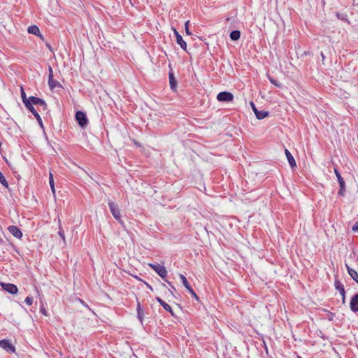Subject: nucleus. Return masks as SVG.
Here are the masks:
<instances>
[{
  "instance_id": "1",
  "label": "nucleus",
  "mask_w": 358,
  "mask_h": 358,
  "mask_svg": "<svg viewBox=\"0 0 358 358\" xmlns=\"http://www.w3.org/2000/svg\"><path fill=\"white\" fill-rule=\"evenodd\" d=\"M110 210L114 218L123 227H125L124 222L121 219V213L119 207L117 203L113 201H108V202Z\"/></svg>"
},
{
  "instance_id": "2",
  "label": "nucleus",
  "mask_w": 358,
  "mask_h": 358,
  "mask_svg": "<svg viewBox=\"0 0 358 358\" xmlns=\"http://www.w3.org/2000/svg\"><path fill=\"white\" fill-rule=\"evenodd\" d=\"M75 118L77 123L81 128L85 129L87 126L88 119L85 112L81 110L77 111L76 113Z\"/></svg>"
},
{
  "instance_id": "3",
  "label": "nucleus",
  "mask_w": 358,
  "mask_h": 358,
  "mask_svg": "<svg viewBox=\"0 0 358 358\" xmlns=\"http://www.w3.org/2000/svg\"><path fill=\"white\" fill-rule=\"evenodd\" d=\"M148 266L153 269L162 279H165L167 275L166 268L159 264H148Z\"/></svg>"
},
{
  "instance_id": "4",
  "label": "nucleus",
  "mask_w": 358,
  "mask_h": 358,
  "mask_svg": "<svg viewBox=\"0 0 358 358\" xmlns=\"http://www.w3.org/2000/svg\"><path fill=\"white\" fill-rule=\"evenodd\" d=\"M334 173L336 176V178H337V180H338V184H339V187H340V189L338 192V194L340 195V196H344L345 194V180L344 179L342 178L339 171L338 170L337 168H334Z\"/></svg>"
},
{
  "instance_id": "5",
  "label": "nucleus",
  "mask_w": 358,
  "mask_h": 358,
  "mask_svg": "<svg viewBox=\"0 0 358 358\" xmlns=\"http://www.w3.org/2000/svg\"><path fill=\"white\" fill-rule=\"evenodd\" d=\"M217 99L220 102H231L234 99V95L229 92L223 91L218 93Z\"/></svg>"
},
{
  "instance_id": "6",
  "label": "nucleus",
  "mask_w": 358,
  "mask_h": 358,
  "mask_svg": "<svg viewBox=\"0 0 358 358\" xmlns=\"http://www.w3.org/2000/svg\"><path fill=\"white\" fill-rule=\"evenodd\" d=\"M180 278L181 279V281H182V285L185 286V287L188 290V292H189V294L192 295V296L195 299L196 301H199V296H197V294L195 293V292L193 290V289L192 288L191 285H189L187 279L186 278V277L182 275V274H180Z\"/></svg>"
},
{
  "instance_id": "7",
  "label": "nucleus",
  "mask_w": 358,
  "mask_h": 358,
  "mask_svg": "<svg viewBox=\"0 0 358 358\" xmlns=\"http://www.w3.org/2000/svg\"><path fill=\"white\" fill-rule=\"evenodd\" d=\"M0 348L8 353L15 352V346L7 339L0 340Z\"/></svg>"
},
{
  "instance_id": "8",
  "label": "nucleus",
  "mask_w": 358,
  "mask_h": 358,
  "mask_svg": "<svg viewBox=\"0 0 358 358\" xmlns=\"http://www.w3.org/2000/svg\"><path fill=\"white\" fill-rule=\"evenodd\" d=\"M29 103H30L31 106H34V105L42 106V108L44 110L48 109V106H47L45 101L43 99H41V98H38L36 96H29Z\"/></svg>"
},
{
  "instance_id": "9",
  "label": "nucleus",
  "mask_w": 358,
  "mask_h": 358,
  "mask_svg": "<svg viewBox=\"0 0 358 358\" xmlns=\"http://www.w3.org/2000/svg\"><path fill=\"white\" fill-rule=\"evenodd\" d=\"M0 285L3 290H5L6 292H7L11 294H15L18 292L17 287L14 284L1 282L0 283Z\"/></svg>"
},
{
  "instance_id": "10",
  "label": "nucleus",
  "mask_w": 358,
  "mask_h": 358,
  "mask_svg": "<svg viewBox=\"0 0 358 358\" xmlns=\"http://www.w3.org/2000/svg\"><path fill=\"white\" fill-rule=\"evenodd\" d=\"M169 68L171 69L170 71L169 72L170 88L173 92H176L178 82L175 78L174 73L173 72L171 65H169Z\"/></svg>"
},
{
  "instance_id": "11",
  "label": "nucleus",
  "mask_w": 358,
  "mask_h": 358,
  "mask_svg": "<svg viewBox=\"0 0 358 358\" xmlns=\"http://www.w3.org/2000/svg\"><path fill=\"white\" fill-rule=\"evenodd\" d=\"M173 32H174V34L176 38V43L180 46V48L182 50H187L186 42L183 40L182 36L178 33V31L175 28H173Z\"/></svg>"
},
{
  "instance_id": "12",
  "label": "nucleus",
  "mask_w": 358,
  "mask_h": 358,
  "mask_svg": "<svg viewBox=\"0 0 358 358\" xmlns=\"http://www.w3.org/2000/svg\"><path fill=\"white\" fill-rule=\"evenodd\" d=\"M8 231L15 238L21 239L22 237V232L21 230L15 225H11L8 227Z\"/></svg>"
},
{
  "instance_id": "13",
  "label": "nucleus",
  "mask_w": 358,
  "mask_h": 358,
  "mask_svg": "<svg viewBox=\"0 0 358 358\" xmlns=\"http://www.w3.org/2000/svg\"><path fill=\"white\" fill-rule=\"evenodd\" d=\"M350 308L353 313H358V294H355L352 296Z\"/></svg>"
},
{
  "instance_id": "14",
  "label": "nucleus",
  "mask_w": 358,
  "mask_h": 358,
  "mask_svg": "<svg viewBox=\"0 0 358 358\" xmlns=\"http://www.w3.org/2000/svg\"><path fill=\"white\" fill-rule=\"evenodd\" d=\"M156 300L164 308V310L169 312L172 316L176 317L171 307L168 303H166L159 296L156 297Z\"/></svg>"
},
{
  "instance_id": "15",
  "label": "nucleus",
  "mask_w": 358,
  "mask_h": 358,
  "mask_svg": "<svg viewBox=\"0 0 358 358\" xmlns=\"http://www.w3.org/2000/svg\"><path fill=\"white\" fill-rule=\"evenodd\" d=\"M27 109L29 110L33 114V115L36 117L37 122H38L39 125L42 128H43V124L42 119H41L40 115L38 114V113L34 108V107L33 106H29V107L27 108Z\"/></svg>"
},
{
  "instance_id": "16",
  "label": "nucleus",
  "mask_w": 358,
  "mask_h": 358,
  "mask_svg": "<svg viewBox=\"0 0 358 358\" xmlns=\"http://www.w3.org/2000/svg\"><path fill=\"white\" fill-rule=\"evenodd\" d=\"M28 33L38 36L41 39L44 40L43 36L41 34L40 29L36 25H31L28 28Z\"/></svg>"
},
{
  "instance_id": "17",
  "label": "nucleus",
  "mask_w": 358,
  "mask_h": 358,
  "mask_svg": "<svg viewBox=\"0 0 358 358\" xmlns=\"http://www.w3.org/2000/svg\"><path fill=\"white\" fill-rule=\"evenodd\" d=\"M136 312H137V318L143 324L144 319V311L141 307V305L139 301L137 299V305H136Z\"/></svg>"
},
{
  "instance_id": "18",
  "label": "nucleus",
  "mask_w": 358,
  "mask_h": 358,
  "mask_svg": "<svg viewBox=\"0 0 358 358\" xmlns=\"http://www.w3.org/2000/svg\"><path fill=\"white\" fill-rule=\"evenodd\" d=\"M285 155H286L287 161H288L290 166L292 169L296 167V164L295 159H294V157L292 156V155L290 153V152L287 149H285Z\"/></svg>"
},
{
  "instance_id": "19",
  "label": "nucleus",
  "mask_w": 358,
  "mask_h": 358,
  "mask_svg": "<svg viewBox=\"0 0 358 358\" xmlns=\"http://www.w3.org/2000/svg\"><path fill=\"white\" fill-rule=\"evenodd\" d=\"M346 268L350 276L358 284V273L357 272L350 268L348 264H345Z\"/></svg>"
},
{
  "instance_id": "20",
  "label": "nucleus",
  "mask_w": 358,
  "mask_h": 358,
  "mask_svg": "<svg viewBox=\"0 0 358 358\" xmlns=\"http://www.w3.org/2000/svg\"><path fill=\"white\" fill-rule=\"evenodd\" d=\"M334 286H335V289L336 290H338L340 292V294H344L345 293V291L344 286L341 282L340 280L336 279L335 282H334Z\"/></svg>"
},
{
  "instance_id": "21",
  "label": "nucleus",
  "mask_w": 358,
  "mask_h": 358,
  "mask_svg": "<svg viewBox=\"0 0 358 358\" xmlns=\"http://www.w3.org/2000/svg\"><path fill=\"white\" fill-rule=\"evenodd\" d=\"M21 97H22V102L24 104L26 108H27L29 106H31V104L29 103V97L27 98L26 94H25V92H24V91L22 87H21Z\"/></svg>"
},
{
  "instance_id": "22",
  "label": "nucleus",
  "mask_w": 358,
  "mask_h": 358,
  "mask_svg": "<svg viewBox=\"0 0 358 358\" xmlns=\"http://www.w3.org/2000/svg\"><path fill=\"white\" fill-rule=\"evenodd\" d=\"M229 36L231 41H238L241 37V31L239 30H233L231 31Z\"/></svg>"
},
{
  "instance_id": "23",
  "label": "nucleus",
  "mask_w": 358,
  "mask_h": 358,
  "mask_svg": "<svg viewBox=\"0 0 358 358\" xmlns=\"http://www.w3.org/2000/svg\"><path fill=\"white\" fill-rule=\"evenodd\" d=\"M269 115V113L266 110H258L255 113V116L258 120H263L264 118L268 117Z\"/></svg>"
},
{
  "instance_id": "24",
  "label": "nucleus",
  "mask_w": 358,
  "mask_h": 358,
  "mask_svg": "<svg viewBox=\"0 0 358 358\" xmlns=\"http://www.w3.org/2000/svg\"><path fill=\"white\" fill-rule=\"evenodd\" d=\"M48 85H49L50 90H53L54 88H55L57 86L62 87V85H60V83L58 81H57L56 80H54L53 78H50V79H48Z\"/></svg>"
},
{
  "instance_id": "25",
  "label": "nucleus",
  "mask_w": 358,
  "mask_h": 358,
  "mask_svg": "<svg viewBox=\"0 0 358 358\" xmlns=\"http://www.w3.org/2000/svg\"><path fill=\"white\" fill-rule=\"evenodd\" d=\"M49 183H50L52 192L53 193H55V182H54L53 175L51 172H50V174H49Z\"/></svg>"
},
{
  "instance_id": "26",
  "label": "nucleus",
  "mask_w": 358,
  "mask_h": 358,
  "mask_svg": "<svg viewBox=\"0 0 358 358\" xmlns=\"http://www.w3.org/2000/svg\"><path fill=\"white\" fill-rule=\"evenodd\" d=\"M267 77L270 81L271 83H272L273 85H274L275 86L278 87H281V83H280L277 80L273 78L272 77H271L269 75L267 74Z\"/></svg>"
},
{
  "instance_id": "27",
  "label": "nucleus",
  "mask_w": 358,
  "mask_h": 358,
  "mask_svg": "<svg viewBox=\"0 0 358 358\" xmlns=\"http://www.w3.org/2000/svg\"><path fill=\"white\" fill-rule=\"evenodd\" d=\"M336 15L338 17V19H339L341 20H343V21H347L348 20V19H347L348 16H347V15L345 13H340L337 12L336 13Z\"/></svg>"
},
{
  "instance_id": "28",
  "label": "nucleus",
  "mask_w": 358,
  "mask_h": 358,
  "mask_svg": "<svg viewBox=\"0 0 358 358\" xmlns=\"http://www.w3.org/2000/svg\"><path fill=\"white\" fill-rule=\"evenodd\" d=\"M59 222H60V220H59ZM58 234L59 236L62 238V239L65 242V235H64V231L61 226V224L59 223V231H58Z\"/></svg>"
},
{
  "instance_id": "29",
  "label": "nucleus",
  "mask_w": 358,
  "mask_h": 358,
  "mask_svg": "<svg viewBox=\"0 0 358 358\" xmlns=\"http://www.w3.org/2000/svg\"><path fill=\"white\" fill-rule=\"evenodd\" d=\"M33 301H34L33 297H31V296H27V297L25 298L24 302H25L27 305L31 306V305H32V303H33Z\"/></svg>"
},
{
  "instance_id": "30",
  "label": "nucleus",
  "mask_w": 358,
  "mask_h": 358,
  "mask_svg": "<svg viewBox=\"0 0 358 358\" xmlns=\"http://www.w3.org/2000/svg\"><path fill=\"white\" fill-rule=\"evenodd\" d=\"M250 106H251V108H252V109L253 112H254V113H255H255H256L259 110L257 108V107H256V106H255V104L254 103V102H253V101H250Z\"/></svg>"
},
{
  "instance_id": "31",
  "label": "nucleus",
  "mask_w": 358,
  "mask_h": 358,
  "mask_svg": "<svg viewBox=\"0 0 358 358\" xmlns=\"http://www.w3.org/2000/svg\"><path fill=\"white\" fill-rule=\"evenodd\" d=\"M53 78V70L50 66H48V79Z\"/></svg>"
},
{
  "instance_id": "32",
  "label": "nucleus",
  "mask_w": 358,
  "mask_h": 358,
  "mask_svg": "<svg viewBox=\"0 0 358 358\" xmlns=\"http://www.w3.org/2000/svg\"><path fill=\"white\" fill-rule=\"evenodd\" d=\"M189 21H187L185 22V31H186V34H188V35H190L191 34V32L189 31V27H188V24H189Z\"/></svg>"
},
{
  "instance_id": "33",
  "label": "nucleus",
  "mask_w": 358,
  "mask_h": 358,
  "mask_svg": "<svg viewBox=\"0 0 358 358\" xmlns=\"http://www.w3.org/2000/svg\"><path fill=\"white\" fill-rule=\"evenodd\" d=\"M353 231H358V222H356L352 227Z\"/></svg>"
},
{
  "instance_id": "34",
  "label": "nucleus",
  "mask_w": 358,
  "mask_h": 358,
  "mask_svg": "<svg viewBox=\"0 0 358 358\" xmlns=\"http://www.w3.org/2000/svg\"><path fill=\"white\" fill-rule=\"evenodd\" d=\"M40 312L45 316H47L48 315V313L46 311V310L45 309V308L43 306H42L41 308H40Z\"/></svg>"
},
{
  "instance_id": "35",
  "label": "nucleus",
  "mask_w": 358,
  "mask_h": 358,
  "mask_svg": "<svg viewBox=\"0 0 358 358\" xmlns=\"http://www.w3.org/2000/svg\"><path fill=\"white\" fill-rule=\"evenodd\" d=\"M342 296V303L344 304L345 303V292L344 294H341Z\"/></svg>"
},
{
  "instance_id": "36",
  "label": "nucleus",
  "mask_w": 358,
  "mask_h": 358,
  "mask_svg": "<svg viewBox=\"0 0 358 358\" xmlns=\"http://www.w3.org/2000/svg\"><path fill=\"white\" fill-rule=\"evenodd\" d=\"M164 281H166L169 285H170V287H172L173 289H175V287L173 285H171V282H170L169 281H168L166 279H164Z\"/></svg>"
},
{
  "instance_id": "37",
  "label": "nucleus",
  "mask_w": 358,
  "mask_h": 358,
  "mask_svg": "<svg viewBox=\"0 0 358 358\" xmlns=\"http://www.w3.org/2000/svg\"><path fill=\"white\" fill-rule=\"evenodd\" d=\"M264 348H265L266 352L268 354V348L265 343H264Z\"/></svg>"
},
{
  "instance_id": "38",
  "label": "nucleus",
  "mask_w": 358,
  "mask_h": 358,
  "mask_svg": "<svg viewBox=\"0 0 358 358\" xmlns=\"http://www.w3.org/2000/svg\"><path fill=\"white\" fill-rule=\"evenodd\" d=\"M47 46H48V48L50 50H52V48H51V46H50L49 44H47Z\"/></svg>"
},
{
  "instance_id": "39",
  "label": "nucleus",
  "mask_w": 358,
  "mask_h": 358,
  "mask_svg": "<svg viewBox=\"0 0 358 358\" xmlns=\"http://www.w3.org/2000/svg\"><path fill=\"white\" fill-rule=\"evenodd\" d=\"M321 55H322V57L324 59V55H323V53H322V52L321 53Z\"/></svg>"
},
{
  "instance_id": "40",
  "label": "nucleus",
  "mask_w": 358,
  "mask_h": 358,
  "mask_svg": "<svg viewBox=\"0 0 358 358\" xmlns=\"http://www.w3.org/2000/svg\"><path fill=\"white\" fill-rule=\"evenodd\" d=\"M298 358H301V357H298Z\"/></svg>"
},
{
  "instance_id": "41",
  "label": "nucleus",
  "mask_w": 358,
  "mask_h": 358,
  "mask_svg": "<svg viewBox=\"0 0 358 358\" xmlns=\"http://www.w3.org/2000/svg\"><path fill=\"white\" fill-rule=\"evenodd\" d=\"M0 241H2V240L1 239Z\"/></svg>"
},
{
  "instance_id": "42",
  "label": "nucleus",
  "mask_w": 358,
  "mask_h": 358,
  "mask_svg": "<svg viewBox=\"0 0 358 358\" xmlns=\"http://www.w3.org/2000/svg\"><path fill=\"white\" fill-rule=\"evenodd\" d=\"M357 261H358V257H357Z\"/></svg>"
}]
</instances>
